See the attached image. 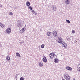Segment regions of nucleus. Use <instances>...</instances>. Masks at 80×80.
<instances>
[{"instance_id":"f257e3e1","label":"nucleus","mask_w":80,"mask_h":80,"mask_svg":"<svg viewBox=\"0 0 80 80\" xmlns=\"http://www.w3.org/2000/svg\"><path fill=\"white\" fill-rule=\"evenodd\" d=\"M64 78H65V79L66 80H70L71 78L70 76L68 75V74H66L64 76Z\"/></svg>"},{"instance_id":"f03ea898","label":"nucleus","mask_w":80,"mask_h":80,"mask_svg":"<svg viewBox=\"0 0 80 80\" xmlns=\"http://www.w3.org/2000/svg\"><path fill=\"white\" fill-rule=\"evenodd\" d=\"M52 34L53 37H57V35H58L57 32L55 30H54L52 32Z\"/></svg>"},{"instance_id":"7ed1b4c3","label":"nucleus","mask_w":80,"mask_h":80,"mask_svg":"<svg viewBox=\"0 0 80 80\" xmlns=\"http://www.w3.org/2000/svg\"><path fill=\"white\" fill-rule=\"evenodd\" d=\"M51 8L53 11H56V10H57V6H56L53 5L51 7Z\"/></svg>"},{"instance_id":"20e7f679","label":"nucleus","mask_w":80,"mask_h":80,"mask_svg":"<svg viewBox=\"0 0 80 80\" xmlns=\"http://www.w3.org/2000/svg\"><path fill=\"white\" fill-rule=\"evenodd\" d=\"M55 56V54L53 53H50V54L49 55V58H51L52 59V58H53V57Z\"/></svg>"},{"instance_id":"39448f33","label":"nucleus","mask_w":80,"mask_h":80,"mask_svg":"<svg viewBox=\"0 0 80 80\" xmlns=\"http://www.w3.org/2000/svg\"><path fill=\"white\" fill-rule=\"evenodd\" d=\"M58 42L59 43H62V42H63V40H62V38L59 37H58Z\"/></svg>"},{"instance_id":"423d86ee","label":"nucleus","mask_w":80,"mask_h":80,"mask_svg":"<svg viewBox=\"0 0 80 80\" xmlns=\"http://www.w3.org/2000/svg\"><path fill=\"white\" fill-rule=\"evenodd\" d=\"M43 58L42 59V61L43 62H45V63H46L47 62V59L46 58V57L45 56H44Z\"/></svg>"},{"instance_id":"0eeeda50","label":"nucleus","mask_w":80,"mask_h":80,"mask_svg":"<svg viewBox=\"0 0 80 80\" xmlns=\"http://www.w3.org/2000/svg\"><path fill=\"white\" fill-rule=\"evenodd\" d=\"M6 32L8 33H10L11 32V29L10 28H8L7 29Z\"/></svg>"},{"instance_id":"6e6552de","label":"nucleus","mask_w":80,"mask_h":80,"mask_svg":"<svg viewBox=\"0 0 80 80\" xmlns=\"http://www.w3.org/2000/svg\"><path fill=\"white\" fill-rule=\"evenodd\" d=\"M65 3H66L67 5H68V4H70V2L68 0H66L65 1Z\"/></svg>"},{"instance_id":"1a4fd4ad","label":"nucleus","mask_w":80,"mask_h":80,"mask_svg":"<svg viewBox=\"0 0 80 80\" xmlns=\"http://www.w3.org/2000/svg\"><path fill=\"white\" fill-rule=\"evenodd\" d=\"M54 62L55 63H58V60L57 58H55L54 60Z\"/></svg>"},{"instance_id":"9d476101","label":"nucleus","mask_w":80,"mask_h":80,"mask_svg":"<svg viewBox=\"0 0 80 80\" xmlns=\"http://www.w3.org/2000/svg\"><path fill=\"white\" fill-rule=\"evenodd\" d=\"M17 26L18 27H19V28H20V27H22V24H21V23H18L17 25Z\"/></svg>"},{"instance_id":"9b49d317","label":"nucleus","mask_w":80,"mask_h":80,"mask_svg":"<svg viewBox=\"0 0 80 80\" xmlns=\"http://www.w3.org/2000/svg\"><path fill=\"white\" fill-rule=\"evenodd\" d=\"M78 72H80V64H79L78 66Z\"/></svg>"},{"instance_id":"f8f14e48","label":"nucleus","mask_w":80,"mask_h":80,"mask_svg":"<svg viewBox=\"0 0 80 80\" xmlns=\"http://www.w3.org/2000/svg\"><path fill=\"white\" fill-rule=\"evenodd\" d=\"M66 68L67 70H72V69L71 67H67Z\"/></svg>"},{"instance_id":"ddd939ff","label":"nucleus","mask_w":80,"mask_h":80,"mask_svg":"<svg viewBox=\"0 0 80 80\" xmlns=\"http://www.w3.org/2000/svg\"><path fill=\"white\" fill-rule=\"evenodd\" d=\"M26 5L27 6H28V7L30 6V2L28 1H27L26 2Z\"/></svg>"},{"instance_id":"4468645a","label":"nucleus","mask_w":80,"mask_h":80,"mask_svg":"<svg viewBox=\"0 0 80 80\" xmlns=\"http://www.w3.org/2000/svg\"><path fill=\"white\" fill-rule=\"evenodd\" d=\"M16 55L17 57H21V56H20V54H19V53L17 52L16 53Z\"/></svg>"},{"instance_id":"2eb2a0df","label":"nucleus","mask_w":80,"mask_h":80,"mask_svg":"<svg viewBox=\"0 0 80 80\" xmlns=\"http://www.w3.org/2000/svg\"><path fill=\"white\" fill-rule=\"evenodd\" d=\"M46 35L48 36H50V35H51V32H47L46 34Z\"/></svg>"},{"instance_id":"dca6fc26","label":"nucleus","mask_w":80,"mask_h":80,"mask_svg":"<svg viewBox=\"0 0 80 80\" xmlns=\"http://www.w3.org/2000/svg\"><path fill=\"white\" fill-rule=\"evenodd\" d=\"M26 28H23L22 30L20 31V33H22V31H25L26 30Z\"/></svg>"},{"instance_id":"f3484780","label":"nucleus","mask_w":80,"mask_h":80,"mask_svg":"<svg viewBox=\"0 0 80 80\" xmlns=\"http://www.w3.org/2000/svg\"><path fill=\"white\" fill-rule=\"evenodd\" d=\"M0 26H1V27L2 28H3V27H5V25H4L3 24H2V23H0Z\"/></svg>"},{"instance_id":"a211bd4d","label":"nucleus","mask_w":80,"mask_h":80,"mask_svg":"<svg viewBox=\"0 0 80 80\" xmlns=\"http://www.w3.org/2000/svg\"><path fill=\"white\" fill-rule=\"evenodd\" d=\"M62 45H64V46H66V47H67V44L65 42H63L62 43Z\"/></svg>"},{"instance_id":"6ab92c4d","label":"nucleus","mask_w":80,"mask_h":80,"mask_svg":"<svg viewBox=\"0 0 80 80\" xmlns=\"http://www.w3.org/2000/svg\"><path fill=\"white\" fill-rule=\"evenodd\" d=\"M39 64L40 67H42V66H43V63H42L41 62L39 63Z\"/></svg>"},{"instance_id":"aec40b11","label":"nucleus","mask_w":80,"mask_h":80,"mask_svg":"<svg viewBox=\"0 0 80 80\" xmlns=\"http://www.w3.org/2000/svg\"><path fill=\"white\" fill-rule=\"evenodd\" d=\"M6 59L8 60V61H9V60H10V57H8V56L6 58Z\"/></svg>"},{"instance_id":"412c9836","label":"nucleus","mask_w":80,"mask_h":80,"mask_svg":"<svg viewBox=\"0 0 80 80\" xmlns=\"http://www.w3.org/2000/svg\"><path fill=\"white\" fill-rule=\"evenodd\" d=\"M41 47L42 48H44V47H45V45L42 44L41 46Z\"/></svg>"},{"instance_id":"4be33fe9","label":"nucleus","mask_w":80,"mask_h":80,"mask_svg":"<svg viewBox=\"0 0 80 80\" xmlns=\"http://www.w3.org/2000/svg\"><path fill=\"white\" fill-rule=\"evenodd\" d=\"M66 21L68 23H70V21H69V20L66 19Z\"/></svg>"},{"instance_id":"5701e85b","label":"nucleus","mask_w":80,"mask_h":80,"mask_svg":"<svg viewBox=\"0 0 80 80\" xmlns=\"http://www.w3.org/2000/svg\"><path fill=\"white\" fill-rule=\"evenodd\" d=\"M9 14L10 15H13V13H12V12H9Z\"/></svg>"},{"instance_id":"b1692460","label":"nucleus","mask_w":80,"mask_h":80,"mask_svg":"<svg viewBox=\"0 0 80 80\" xmlns=\"http://www.w3.org/2000/svg\"><path fill=\"white\" fill-rule=\"evenodd\" d=\"M17 77H18V74H16L15 76V78L16 80H17Z\"/></svg>"},{"instance_id":"393cba45","label":"nucleus","mask_w":80,"mask_h":80,"mask_svg":"<svg viewBox=\"0 0 80 80\" xmlns=\"http://www.w3.org/2000/svg\"><path fill=\"white\" fill-rule=\"evenodd\" d=\"M20 80H24V78L22 77H21L20 78Z\"/></svg>"},{"instance_id":"a878e982","label":"nucleus","mask_w":80,"mask_h":80,"mask_svg":"<svg viewBox=\"0 0 80 80\" xmlns=\"http://www.w3.org/2000/svg\"><path fill=\"white\" fill-rule=\"evenodd\" d=\"M29 9H30V10H32V7L29 6Z\"/></svg>"},{"instance_id":"bb28decb","label":"nucleus","mask_w":80,"mask_h":80,"mask_svg":"<svg viewBox=\"0 0 80 80\" xmlns=\"http://www.w3.org/2000/svg\"><path fill=\"white\" fill-rule=\"evenodd\" d=\"M32 12L34 14L35 13V11L34 10H32Z\"/></svg>"},{"instance_id":"cd10ccee","label":"nucleus","mask_w":80,"mask_h":80,"mask_svg":"<svg viewBox=\"0 0 80 80\" xmlns=\"http://www.w3.org/2000/svg\"><path fill=\"white\" fill-rule=\"evenodd\" d=\"M75 30H73L72 31V33H75Z\"/></svg>"},{"instance_id":"c85d7f7f","label":"nucleus","mask_w":80,"mask_h":80,"mask_svg":"<svg viewBox=\"0 0 80 80\" xmlns=\"http://www.w3.org/2000/svg\"><path fill=\"white\" fill-rule=\"evenodd\" d=\"M62 47H64V48H66L67 47V46H64V45H62Z\"/></svg>"},{"instance_id":"c756f323","label":"nucleus","mask_w":80,"mask_h":80,"mask_svg":"<svg viewBox=\"0 0 80 80\" xmlns=\"http://www.w3.org/2000/svg\"><path fill=\"white\" fill-rule=\"evenodd\" d=\"M0 7H2V6L0 4Z\"/></svg>"},{"instance_id":"7c9ffc66","label":"nucleus","mask_w":80,"mask_h":80,"mask_svg":"<svg viewBox=\"0 0 80 80\" xmlns=\"http://www.w3.org/2000/svg\"><path fill=\"white\" fill-rule=\"evenodd\" d=\"M77 41L75 40L74 41V43H77Z\"/></svg>"},{"instance_id":"2f4dec72","label":"nucleus","mask_w":80,"mask_h":80,"mask_svg":"<svg viewBox=\"0 0 80 80\" xmlns=\"http://www.w3.org/2000/svg\"><path fill=\"white\" fill-rule=\"evenodd\" d=\"M23 32H24V31H21V33H23Z\"/></svg>"},{"instance_id":"473e14b6","label":"nucleus","mask_w":80,"mask_h":80,"mask_svg":"<svg viewBox=\"0 0 80 80\" xmlns=\"http://www.w3.org/2000/svg\"><path fill=\"white\" fill-rule=\"evenodd\" d=\"M68 39H69L68 38H67V40H68Z\"/></svg>"},{"instance_id":"72a5a7b5","label":"nucleus","mask_w":80,"mask_h":80,"mask_svg":"<svg viewBox=\"0 0 80 80\" xmlns=\"http://www.w3.org/2000/svg\"><path fill=\"white\" fill-rule=\"evenodd\" d=\"M35 13V15H37V13Z\"/></svg>"},{"instance_id":"f704fd0d","label":"nucleus","mask_w":80,"mask_h":80,"mask_svg":"<svg viewBox=\"0 0 80 80\" xmlns=\"http://www.w3.org/2000/svg\"><path fill=\"white\" fill-rule=\"evenodd\" d=\"M62 79V80H65V79H63H63Z\"/></svg>"},{"instance_id":"c9c22d12","label":"nucleus","mask_w":80,"mask_h":80,"mask_svg":"<svg viewBox=\"0 0 80 80\" xmlns=\"http://www.w3.org/2000/svg\"><path fill=\"white\" fill-rule=\"evenodd\" d=\"M73 80H75V79H73Z\"/></svg>"}]
</instances>
